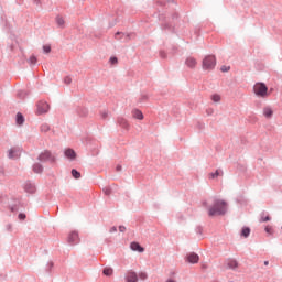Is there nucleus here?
<instances>
[{
    "instance_id": "19",
    "label": "nucleus",
    "mask_w": 282,
    "mask_h": 282,
    "mask_svg": "<svg viewBox=\"0 0 282 282\" xmlns=\"http://www.w3.org/2000/svg\"><path fill=\"white\" fill-rule=\"evenodd\" d=\"M15 122H17V124H19V127H21V124H23V122H25V117H23V115L21 112H18L17 117H15Z\"/></svg>"
},
{
    "instance_id": "58",
    "label": "nucleus",
    "mask_w": 282,
    "mask_h": 282,
    "mask_svg": "<svg viewBox=\"0 0 282 282\" xmlns=\"http://www.w3.org/2000/svg\"><path fill=\"white\" fill-rule=\"evenodd\" d=\"M174 0H167L169 3L173 2Z\"/></svg>"
},
{
    "instance_id": "42",
    "label": "nucleus",
    "mask_w": 282,
    "mask_h": 282,
    "mask_svg": "<svg viewBox=\"0 0 282 282\" xmlns=\"http://www.w3.org/2000/svg\"><path fill=\"white\" fill-rule=\"evenodd\" d=\"M6 230H7L8 232H12V224L6 225Z\"/></svg>"
},
{
    "instance_id": "31",
    "label": "nucleus",
    "mask_w": 282,
    "mask_h": 282,
    "mask_svg": "<svg viewBox=\"0 0 282 282\" xmlns=\"http://www.w3.org/2000/svg\"><path fill=\"white\" fill-rule=\"evenodd\" d=\"M43 52H44V54H50V52H52V46H50V45H44V46H43Z\"/></svg>"
},
{
    "instance_id": "4",
    "label": "nucleus",
    "mask_w": 282,
    "mask_h": 282,
    "mask_svg": "<svg viewBox=\"0 0 282 282\" xmlns=\"http://www.w3.org/2000/svg\"><path fill=\"white\" fill-rule=\"evenodd\" d=\"M37 160L39 162H50L51 164H54V162H56V156H54L50 150H45L37 156Z\"/></svg>"
},
{
    "instance_id": "52",
    "label": "nucleus",
    "mask_w": 282,
    "mask_h": 282,
    "mask_svg": "<svg viewBox=\"0 0 282 282\" xmlns=\"http://www.w3.org/2000/svg\"><path fill=\"white\" fill-rule=\"evenodd\" d=\"M166 19V17H164V14L159 15V21H164Z\"/></svg>"
},
{
    "instance_id": "49",
    "label": "nucleus",
    "mask_w": 282,
    "mask_h": 282,
    "mask_svg": "<svg viewBox=\"0 0 282 282\" xmlns=\"http://www.w3.org/2000/svg\"><path fill=\"white\" fill-rule=\"evenodd\" d=\"M160 56H161L162 58H166V52L160 51Z\"/></svg>"
},
{
    "instance_id": "6",
    "label": "nucleus",
    "mask_w": 282,
    "mask_h": 282,
    "mask_svg": "<svg viewBox=\"0 0 282 282\" xmlns=\"http://www.w3.org/2000/svg\"><path fill=\"white\" fill-rule=\"evenodd\" d=\"M23 189L29 193V195H34V193H36V184L31 181H26L23 185Z\"/></svg>"
},
{
    "instance_id": "46",
    "label": "nucleus",
    "mask_w": 282,
    "mask_h": 282,
    "mask_svg": "<svg viewBox=\"0 0 282 282\" xmlns=\"http://www.w3.org/2000/svg\"><path fill=\"white\" fill-rule=\"evenodd\" d=\"M109 232H111V234L118 232V227H116V226L111 227Z\"/></svg>"
},
{
    "instance_id": "11",
    "label": "nucleus",
    "mask_w": 282,
    "mask_h": 282,
    "mask_svg": "<svg viewBox=\"0 0 282 282\" xmlns=\"http://www.w3.org/2000/svg\"><path fill=\"white\" fill-rule=\"evenodd\" d=\"M126 282H138V273L135 271H128Z\"/></svg>"
},
{
    "instance_id": "29",
    "label": "nucleus",
    "mask_w": 282,
    "mask_h": 282,
    "mask_svg": "<svg viewBox=\"0 0 282 282\" xmlns=\"http://www.w3.org/2000/svg\"><path fill=\"white\" fill-rule=\"evenodd\" d=\"M77 113H78V116H87V110H86V108H78L77 109Z\"/></svg>"
},
{
    "instance_id": "8",
    "label": "nucleus",
    "mask_w": 282,
    "mask_h": 282,
    "mask_svg": "<svg viewBox=\"0 0 282 282\" xmlns=\"http://www.w3.org/2000/svg\"><path fill=\"white\" fill-rule=\"evenodd\" d=\"M187 263H199V256L195 252L187 253L185 257Z\"/></svg>"
},
{
    "instance_id": "34",
    "label": "nucleus",
    "mask_w": 282,
    "mask_h": 282,
    "mask_svg": "<svg viewBox=\"0 0 282 282\" xmlns=\"http://www.w3.org/2000/svg\"><path fill=\"white\" fill-rule=\"evenodd\" d=\"M102 192L105 193V195H111V187H104Z\"/></svg>"
},
{
    "instance_id": "25",
    "label": "nucleus",
    "mask_w": 282,
    "mask_h": 282,
    "mask_svg": "<svg viewBox=\"0 0 282 282\" xmlns=\"http://www.w3.org/2000/svg\"><path fill=\"white\" fill-rule=\"evenodd\" d=\"M40 130H41L42 133H47V131H50V124L43 123V124L40 127Z\"/></svg>"
},
{
    "instance_id": "17",
    "label": "nucleus",
    "mask_w": 282,
    "mask_h": 282,
    "mask_svg": "<svg viewBox=\"0 0 282 282\" xmlns=\"http://www.w3.org/2000/svg\"><path fill=\"white\" fill-rule=\"evenodd\" d=\"M132 116L137 120H144V115L142 113V111H140L138 109L132 110Z\"/></svg>"
},
{
    "instance_id": "23",
    "label": "nucleus",
    "mask_w": 282,
    "mask_h": 282,
    "mask_svg": "<svg viewBox=\"0 0 282 282\" xmlns=\"http://www.w3.org/2000/svg\"><path fill=\"white\" fill-rule=\"evenodd\" d=\"M56 24L58 25V28L65 26V20L63 19V17H61V15L56 17Z\"/></svg>"
},
{
    "instance_id": "39",
    "label": "nucleus",
    "mask_w": 282,
    "mask_h": 282,
    "mask_svg": "<svg viewBox=\"0 0 282 282\" xmlns=\"http://www.w3.org/2000/svg\"><path fill=\"white\" fill-rule=\"evenodd\" d=\"M52 268H54V262H48V263L46 264V270H47V272H50V270H52Z\"/></svg>"
},
{
    "instance_id": "45",
    "label": "nucleus",
    "mask_w": 282,
    "mask_h": 282,
    "mask_svg": "<svg viewBox=\"0 0 282 282\" xmlns=\"http://www.w3.org/2000/svg\"><path fill=\"white\" fill-rule=\"evenodd\" d=\"M139 279H141V281H144L147 279V273H140Z\"/></svg>"
},
{
    "instance_id": "33",
    "label": "nucleus",
    "mask_w": 282,
    "mask_h": 282,
    "mask_svg": "<svg viewBox=\"0 0 282 282\" xmlns=\"http://www.w3.org/2000/svg\"><path fill=\"white\" fill-rule=\"evenodd\" d=\"M195 232L196 235H202V232H204V228L202 226H197Z\"/></svg>"
},
{
    "instance_id": "47",
    "label": "nucleus",
    "mask_w": 282,
    "mask_h": 282,
    "mask_svg": "<svg viewBox=\"0 0 282 282\" xmlns=\"http://www.w3.org/2000/svg\"><path fill=\"white\" fill-rule=\"evenodd\" d=\"M11 213H17L19 208H17V205L10 207Z\"/></svg>"
},
{
    "instance_id": "12",
    "label": "nucleus",
    "mask_w": 282,
    "mask_h": 282,
    "mask_svg": "<svg viewBox=\"0 0 282 282\" xmlns=\"http://www.w3.org/2000/svg\"><path fill=\"white\" fill-rule=\"evenodd\" d=\"M64 155L70 161L76 160V151H74V149H66L64 151Z\"/></svg>"
},
{
    "instance_id": "26",
    "label": "nucleus",
    "mask_w": 282,
    "mask_h": 282,
    "mask_svg": "<svg viewBox=\"0 0 282 282\" xmlns=\"http://www.w3.org/2000/svg\"><path fill=\"white\" fill-rule=\"evenodd\" d=\"M70 173L75 180H80V172H78L76 169H73Z\"/></svg>"
},
{
    "instance_id": "53",
    "label": "nucleus",
    "mask_w": 282,
    "mask_h": 282,
    "mask_svg": "<svg viewBox=\"0 0 282 282\" xmlns=\"http://www.w3.org/2000/svg\"><path fill=\"white\" fill-rule=\"evenodd\" d=\"M213 113H214V110H213V109H207V115H208V116H213Z\"/></svg>"
},
{
    "instance_id": "41",
    "label": "nucleus",
    "mask_w": 282,
    "mask_h": 282,
    "mask_svg": "<svg viewBox=\"0 0 282 282\" xmlns=\"http://www.w3.org/2000/svg\"><path fill=\"white\" fill-rule=\"evenodd\" d=\"M162 30H169L171 28V24L164 23L161 25Z\"/></svg>"
},
{
    "instance_id": "9",
    "label": "nucleus",
    "mask_w": 282,
    "mask_h": 282,
    "mask_svg": "<svg viewBox=\"0 0 282 282\" xmlns=\"http://www.w3.org/2000/svg\"><path fill=\"white\" fill-rule=\"evenodd\" d=\"M50 111V104L46 101H40L37 104V113H47Z\"/></svg>"
},
{
    "instance_id": "36",
    "label": "nucleus",
    "mask_w": 282,
    "mask_h": 282,
    "mask_svg": "<svg viewBox=\"0 0 282 282\" xmlns=\"http://www.w3.org/2000/svg\"><path fill=\"white\" fill-rule=\"evenodd\" d=\"M18 218L20 219V221H25L26 216H25V214L20 213V214L18 215Z\"/></svg>"
},
{
    "instance_id": "44",
    "label": "nucleus",
    "mask_w": 282,
    "mask_h": 282,
    "mask_svg": "<svg viewBox=\"0 0 282 282\" xmlns=\"http://www.w3.org/2000/svg\"><path fill=\"white\" fill-rule=\"evenodd\" d=\"M270 216L267 217H261L260 221L265 223V221H270Z\"/></svg>"
},
{
    "instance_id": "56",
    "label": "nucleus",
    "mask_w": 282,
    "mask_h": 282,
    "mask_svg": "<svg viewBox=\"0 0 282 282\" xmlns=\"http://www.w3.org/2000/svg\"><path fill=\"white\" fill-rule=\"evenodd\" d=\"M264 265H270V261H264Z\"/></svg>"
},
{
    "instance_id": "28",
    "label": "nucleus",
    "mask_w": 282,
    "mask_h": 282,
    "mask_svg": "<svg viewBox=\"0 0 282 282\" xmlns=\"http://www.w3.org/2000/svg\"><path fill=\"white\" fill-rule=\"evenodd\" d=\"M28 63H29L30 65H36V63H37L36 56L32 55V56L28 59Z\"/></svg>"
},
{
    "instance_id": "7",
    "label": "nucleus",
    "mask_w": 282,
    "mask_h": 282,
    "mask_svg": "<svg viewBox=\"0 0 282 282\" xmlns=\"http://www.w3.org/2000/svg\"><path fill=\"white\" fill-rule=\"evenodd\" d=\"M69 246H76L77 243H79L80 238L78 237V231H72L68 235V239H67Z\"/></svg>"
},
{
    "instance_id": "54",
    "label": "nucleus",
    "mask_w": 282,
    "mask_h": 282,
    "mask_svg": "<svg viewBox=\"0 0 282 282\" xmlns=\"http://www.w3.org/2000/svg\"><path fill=\"white\" fill-rule=\"evenodd\" d=\"M116 171L118 172L122 171V165H117Z\"/></svg>"
},
{
    "instance_id": "21",
    "label": "nucleus",
    "mask_w": 282,
    "mask_h": 282,
    "mask_svg": "<svg viewBox=\"0 0 282 282\" xmlns=\"http://www.w3.org/2000/svg\"><path fill=\"white\" fill-rule=\"evenodd\" d=\"M241 237H245V239H248L250 237V227H243L242 228Z\"/></svg>"
},
{
    "instance_id": "14",
    "label": "nucleus",
    "mask_w": 282,
    "mask_h": 282,
    "mask_svg": "<svg viewBox=\"0 0 282 282\" xmlns=\"http://www.w3.org/2000/svg\"><path fill=\"white\" fill-rule=\"evenodd\" d=\"M130 249L133 252H144V248L142 246H140V242H131L130 243Z\"/></svg>"
},
{
    "instance_id": "1",
    "label": "nucleus",
    "mask_w": 282,
    "mask_h": 282,
    "mask_svg": "<svg viewBox=\"0 0 282 282\" xmlns=\"http://www.w3.org/2000/svg\"><path fill=\"white\" fill-rule=\"evenodd\" d=\"M203 206L208 208L209 217H221L228 213V203L224 199L214 198L212 206L208 207V202L204 200Z\"/></svg>"
},
{
    "instance_id": "57",
    "label": "nucleus",
    "mask_w": 282,
    "mask_h": 282,
    "mask_svg": "<svg viewBox=\"0 0 282 282\" xmlns=\"http://www.w3.org/2000/svg\"><path fill=\"white\" fill-rule=\"evenodd\" d=\"M166 282H175V281L170 279V280H167Z\"/></svg>"
},
{
    "instance_id": "38",
    "label": "nucleus",
    "mask_w": 282,
    "mask_h": 282,
    "mask_svg": "<svg viewBox=\"0 0 282 282\" xmlns=\"http://www.w3.org/2000/svg\"><path fill=\"white\" fill-rule=\"evenodd\" d=\"M264 230H265V232H268V235H272V232H273V229H272L271 226H267V227L264 228Z\"/></svg>"
},
{
    "instance_id": "51",
    "label": "nucleus",
    "mask_w": 282,
    "mask_h": 282,
    "mask_svg": "<svg viewBox=\"0 0 282 282\" xmlns=\"http://www.w3.org/2000/svg\"><path fill=\"white\" fill-rule=\"evenodd\" d=\"M33 3L35 4V6H41V0H33Z\"/></svg>"
},
{
    "instance_id": "27",
    "label": "nucleus",
    "mask_w": 282,
    "mask_h": 282,
    "mask_svg": "<svg viewBox=\"0 0 282 282\" xmlns=\"http://www.w3.org/2000/svg\"><path fill=\"white\" fill-rule=\"evenodd\" d=\"M100 116L102 120H107V118H109V110H101Z\"/></svg>"
},
{
    "instance_id": "3",
    "label": "nucleus",
    "mask_w": 282,
    "mask_h": 282,
    "mask_svg": "<svg viewBox=\"0 0 282 282\" xmlns=\"http://www.w3.org/2000/svg\"><path fill=\"white\" fill-rule=\"evenodd\" d=\"M217 65V58L215 55H207L203 59V69L205 72H210Z\"/></svg>"
},
{
    "instance_id": "32",
    "label": "nucleus",
    "mask_w": 282,
    "mask_h": 282,
    "mask_svg": "<svg viewBox=\"0 0 282 282\" xmlns=\"http://www.w3.org/2000/svg\"><path fill=\"white\" fill-rule=\"evenodd\" d=\"M212 100H213L214 102H219V100H221V97H220L219 95H213V96H212Z\"/></svg>"
},
{
    "instance_id": "16",
    "label": "nucleus",
    "mask_w": 282,
    "mask_h": 282,
    "mask_svg": "<svg viewBox=\"0 0 282 282\" xmlns=\"http://www.w3.org/2000/svg\"><path fill=\"white\" fill-rule=\"evenodd\" d=\"M117 123L119 124V127H121V129H126V130L129 129V121H127V119H124L122 117H119L117 119Z\"/></svg>"
},
{
    "instance_id": "24",
    "label": "nucleus",
    "mask_w": 282,
    "mask_h": 282,
    "mask_svg": "<svg viewBox=\"0 0 282 282\" xmlns=\"http://www.w3.org/2000/svg\"><path fill=\"white\" fill-rule=\"evenodd\" d=\"M102 274L105 276H111V274H113V269L112 268H109V267H106L102 271Z\"/></svg>"
},
{
    "instance_id": "20",
    "label": "nucleus",
    "mask_w": 282,
    "mask_h": 282,
    "mask_svg": "<svg viewBox=\"0 0 282 282\" xmlns=\"http://www.w3.org/2000/svg\"><path fill=\"white\" fill-rule=\"evenodd\" d=\"M227 265L230 270H235V268L239 267V262H237V260L230 259L228 260Z\"/></svg>"
},
{
    "instance_id": "30",
    "label": "nucleus",
    "mask_w": 282,
    "mask_h": 282,
    "mask_svg": "<svg viewBox=\"0 0 282 282\" xmlns=\"http://www.w3.org/2000/svg\"><path fill=\"white\" fill-rule=\"evenodd\" d=\"M26 96H28V93H25V90H19V91H18V98L23 99V98H25Z\"/></svg>"
},
{
    "instance_id": "40",
    "label": "nucleus",
    "mask_w": 282,
    "mask_h": 282,
    "mask_svg": "<svg viewBox=\"0 0 282 282\" xmlns=\"http://www.w3.org/2000/svg\"><path fill=\"white\" fill-rule=\"evenodd\" d=\"M111 65H116L118 63V57H110Z\"/></svg>"
},
{
    "instance_id": "10",
    "label": "nucleus",
    "mask_w": 282,
    "mask_h": 282,
    "mask_svg": "<svg viewBox=\"0 0 282 282\" xmlns=\"http://www.w3.org/2000/svg\"><path fill=\"white\" fill-rule=\"evenodd\" d=\"M9 160H19L21 158V152L14 148H11L8 153Z\"/></svg>"
},
{
    "instance_id": "48",
    "label": "nucleus",
    "mask_w": 282,
    "mask_h": 282,
    "mask_svg": "<svg viewBox=\"0 0 282 282\" xmlns=\"http://www.w3.org/2000/svg\"><path fill=\"white\" fill-rule=\"evenodd\" d=\"M119 231H121V232H126L127 231V227H124V226H119Z\"/></svg>"
},
{
    "instance_id": "2",
    "label": "nucleus",
    "mask_w": 282,
    "mask_h": 282,
    "mask_svg": "<svg viewBox=\"0 0 282 282\" xmlns=\"http://www.w3.org/2000/svg\"><path fill=\"white\" fill-rule=\"evenodd\" d=\"M253 94H256L258 98H268V86L264 83H256Z\"/></svg>"
},
{
    "instance_id": "55",
    "label": "nucleus",
    "mask_w": 282,
    "mask_h": 282,
    "mask_svg": "<svg viewBox=\"0 0 282 282\" xmlns=\"http://www.w3.org/2000/svg\"><path fill=\"white\" fill-rule=\"evenodd\" d=\"M172 19H177V13H174V14L172 15Z\"/></svg>"
},
{
    "instance_id": "35",
    "label": "nucleus",
    "mask_w": 282,
    "mask_h": 282,
    "mask_svg": "<svg viewBox=\"0 0 282 282\" xmlns=\"http://www.w3.org/2000/svg\"><path fill=\"white\" fill-rule=\"evenodd\" d=\"M64 83H65V85H72V77L66 76V77L64 78Z\"/></svg>"
},
{
    "instance_id": "50",
    "label": "nucleus",
    "mask_w": 282,
    "mask_h": 282,
    "mask_svg": "<svg viewBox=\"0 0 282 282\" xmlns=\"http://www.w3.org/2000/svg\"><path fill=\"white\" fill-rule=\"evenodd\" d=\"M148 98H149V96L142 95L140 100H141V102H142V101H144V100H148Z\"/></svg>"
},
{
    "instance_id": "22",
    "label": "nucleus",
    "mask_w": 282,
    "mask_h": 282,
    "mask_svg": "<svg viewBox=\"0 0 282 282\" xmlns=\"http://www.w3.org/2000/svg\"><path fill=\"white\" fill-rule=\"evenodd\" d=\"M219 175H224V172L221 170H216L215 173L209 174V178L215 180L216 177H219Z\"/></svg>"
},
{
    "instance_id": "13",
    "label": "nucleus",
    "mask_w": 282,
    "mask_h": 282,
    "mask_svg": "<svg viewBox=\"0 0 282 282\" xmlns=\"http://www.w3.org/2000/svg\"><path fill=\"white\" fill-rule=\"evenodd\" d=\"M262 113L264 116V118H267L268 120H270V118H272V116H274V111L272 110V108L270 106H267L263 108Z\"/></svg>"
},
{
    "instance_id": "43",
    "label": "nucleus",
    "mask_w": 282,
    "mask_h": 282,
    "mask_svg": "<svg viewBox=\"0 0 282 282\" xmlns=\"http://www.w3.org/2000/svg\"><path fill=\"white\" fill-rule=\"evenodd\" d=\"M205 128V124L202 122L197 123V129H199V131H202Z\"/></svg>"
},
{
    "instance_id": "5",
    "label": "nucleus",
    "mask_w": 282,
    "mask_h": 282,
    "mask_svg": "<svg viewBox=\"0 0 282 282\" xmlns=\"http://www.w3.org/2000/svg\"><path fill=\"white\" fill-rule=\"evenodd\" d=\"M115 39L121 43H127L128 41H131V34L118 31L115 34Z\"/></svg>"
},
{
    "instance_id": "18",
    "label": "nucleus",
    "mask_w": 282,
    "mask_h": 282,
    "mask_svg": "<svg viewBox=\"0 0 282 282\" xmlns=\"http://www.w3.org/2000/svg\"><path fill=\"white\" fill-rule=\"evenodd\" d=\"M33 173H37V174H41V173H43V164H41V163H34L33 164Z\"/></svg>"
},
{
    "instance_id": "37",
    "label": "nucleus",
    "mask_w": 282,
    "mask_h": 282,
    "mask_svg": "<svg viewBox=\"0 0 282 282\" xmlns=\"http://www.w3.org/2000/svg\"><path fill=\"white\" fill-rule=\"evenodd\" d=\"M220 72L223 73L230 72V66H221Z\"/></svg>"
},
{
    "instance_id": "15",
    "label": "nucleus",
    "mask_w": 282,
    "mask_h": 282,
    "mask_svg": "<svg viewBox=\"0 0 282 282\" xmlns=\"http://www.w3.org/2000/svg\"><path fill=\"white\" fill-rule=\"evenodd\" d=\"M185 65H187V67H189L191 69H195L197 65V59H195V57H187L185 61Z\"/></svg>"
}]
</instances>
